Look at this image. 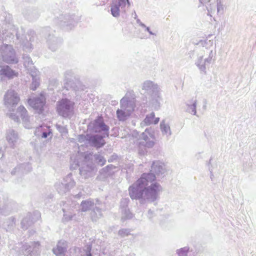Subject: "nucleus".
<instances>
[{"mask_svg":"<svg viewBox=\"0 0 256 256\" xmlns=\"http://www.w3.org/2000/svg\"><path fill=\"white\" fill-rule=\"evenodd\" d=\"M6 98H7L8 100H10V102L12 103L13 106L17 104L20 100L16 94H15L14 92H8L6 96Z\"/></svg>","mask_w":256,"mask_h":256,"instance_id":"8","label":"nucleus"},{"mask_svg":"<svg viewBox=\"0 0 256 256\" xmlns=\"http://www.w3.org/2000/svg\"><path fill=\"white\" fill-rule=\"evenodd\" d=\"M129 5L128 0H119L118 4H113L111 6V12L113 16H116L119 14V6H125L126 4Z\"/></svg>","mask_w":256,"mask_h":256,"instance_id":"5","label":"nucleus"},{"mask_svg":"<svg viewBox=\"0 0 256 256\" xmlns=\"http://www.w3.org/2000/svg\"><path fill=\"white\" fill-rule=\"evenodd\" d=\"M19 109L24 114H26V110L24 106L19 107Z\"/></svg>","mask_w":256,"mask_h":256,"instance_id":"15","label":"nucleus"},{"mask_svg":"<svg viewBox=\"0 0 256 256\" xmlns=\"http://www.w3.org/2000/svg\"><path fill=\"white\" fill-rule=\"evenodd\" d=\"M54 253L58 256H60L61 254H62L64 252L63 249L60 247L58 246L56 248L54 249Z\"/></svg>","mask_w":256,"mask_h":256,"instance_id":"11","label":"nucleus"},{"mask_svg":"<svg viewBox=\"0 0 256 256\" xmlns=\"http://www.w3.org/2000/svg\"><path fill=\"white\" fill-rule=\"evenodd\" d=\"M134 111V108L132 107L130 108L124 109V111L122 110H118L116 114L120 120H124L127 117L129 116L131 113Z\"/></svg>","mask_w":256,"mask_h":256,"instance_id":"4","label":"nucleus"},{"mask_svg":"<svg viewBox=\"0 0 256 256\" xmlns=\"http://www.w3.org/2000/svg\"><path fill=\"white\" fill-rule=\"evenodd\" d=\"M146 131L142 134V136L144 139L145 140L146 142L144 144V146L146 148H152L154 145V137L152 135L149 134L150 138L146 135Z\"/></svg>","mask_w":256,"mask_h":256,"instance_id":"6","label":"nucleus"},{"mask_svg":"<svg viewBox=\"0 0 256 256\" xmlns=\"http://www.w3.org/2000/svg\"><path fill=\"white\" fill-rule=\"evenodd\" d=\"M92 246H88L86 249L84 250L86 256H92L91 254Z\"/></svg>","mask_w":256,"mask_h":256,"instance_id":"12","label":"nucleus"},{"mask_svg":"<svg viewBox=\"0 0 256 256\" xmlns=\"http://www.w3.org/2000/svg\"><path fill=\"white\" fill-rule=\"evenodd\" d=\"M74 102L64 98L58 101L57 104L56 110L58 114L63 117H67L73 110Z\"/></svg>","mask_w":256,"mask_h":256,"instance_id":"3","label":"nucleus"},{"mask_svg":"<svg viewBox=\"0 0 256 256\" xmlns=\"http://www.w3.org/2000/svg\"><path fill=\"white\" fill-rule=\"evenodd\" d=\"M1 72L2 74L9 78H12L14 76H18V73L12 70L8 66L4 67L2 69Z\"/></svg>","mask_w":256,"mask_h":256,"instance_id":"7","label":"nucleus"},{"mask_svg":"<svg viewBox=\"0 0 256 256\" xmlns=\"http://www.w3.org/2000/svg\"><path fill=\"white\" fill-rule=\"evenodd\" d=\"M95 128L96 129V132H100V131H103L104 132L103 136H96L92 138V140L94 146L100 148L104 146V144L103 138L106 136H108L109 128L108 126L104 124L102 118L101 117L98 118L96 120Z\"/></svg>","mask_w":256,"mask_h":256,"instance_id":"2","label":"nucleus"},{"mask_svg":"<svg viewBox=\"0 0 256 256\" xmlns=\"http://www.w3.org/2000/svg\"><path fill=\"white\" fill-rule=\"evenodd\" d=\"M178 254L179 256H186L187 250L184 248H182L178 250Z\"/></svg>","mask_w":256,"mask_h":256,"instance_id":"13","label":"nucleus"},{"mask_svg":"<svg viewBox=\"0 0 256 256\" xmlns=\"http://www.w3.org/2000/svg\"><path fill=\"white\" fill-rule=\"evenodd\" d=\"M48 136V134L46 132H43L42 137L44 138H46Z\"/></svg>","mask_w":256,"mask_h":256,"instance_id":"16","label":"nucleus"},{"mask_svg":"<svg viewBox=\"0 0 256 256\" xmlns=\"http://www.w3.org/2000/svg\"><path fill=\"white\" fill-rule=\"evenodd\" d=\"M88 204V202H82V211L85 212L87 210V205Z\"/></svg>","mask_w":256,"mask_h":256,"instance_id":"14","label":"nucleus"},{"mask_svg":"<svg viewBox=\"0 0 256 256\" xmlns=\"http://www.w3.org/2000/svg\"><path fill=\"white\" fill-rule=\"evenodd\" d=\"M154 114L152 112L149 115L147 116L144 119V122L147 124H157L159 121L158 118H154Z\"/></svg>","mask_w":256,"mask_h":256,"instance_id":"9","label":"nucleus"},{"mask_svg":"<svg viewBox=\"0 0 256 256\" xmlns=\"http://www.w3.org/2000/svg\"><path fill=\"white\" fill-rule=\"evenodd\" d=\"M156 180V176L152 173L144 174L136 182V186L129 188L130 195L132 199L140 198L142 195L148 198L155 199L160 191V186L152 184Z\"/></svg>","mask_w":256,"mask_h":256,"instance_id":"1","label":"nucleus"},{"mask_svg":"<svg viewBox=\"0 0 256 256\" xmlns=\"http://www.w3.org/2000/svg\"><path fill=\"white\" fill-rule=\"evenodd\" d=\"M34 107L36 109L42 108L46 103V100L44 98H42V99L36 98L34 101Z\"/></svg>","mask_w":256,"mask_h":256,"instance_id":"10","label":"nucleus"}]
</instances>
